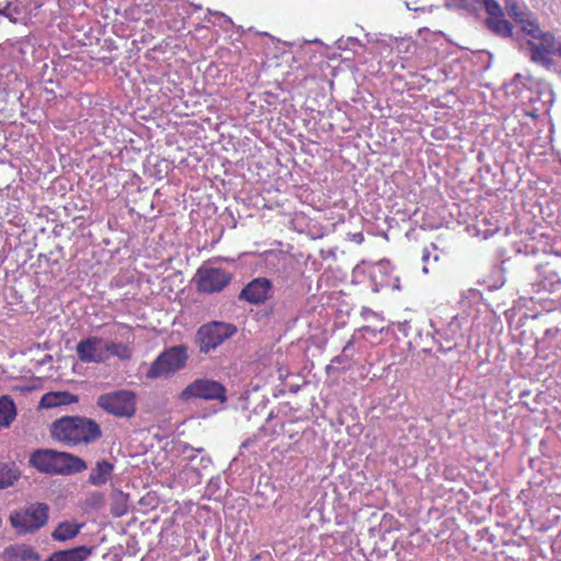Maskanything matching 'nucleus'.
I'll use <instances>...</instances> for the list:
<instances>
[{"label":"nucleus","mask_w":561,"mask_h":561,"mask_svg":"<svg viewBox=\"0 0 561 561\" xmlns=\"http://www.w3.org/2000/svg\"><path fill=\"white\" fill-rule=\"evenodd\" d=\"M530 60L546 69L553 66L552 55L556 53V37L550 32L540 30L526 43Z\"/></svg>","instance_id":"nucleus-5"},{"label":"nucleus","mask_w":561,"mask_h":561,"mask_svg":"<svg viewBox=\"0 0 561 561\" xmlns=\"http://www.w3.org/2000/svg\"><path fill=\"white\" fill-rule=\"evenodd\" d=\"M393 268L389 262H379L371 272V278L381 288L400 289V279L392 275Z\"/></svg>","instance_id":"nucleus-11"},{"label":"nucleus","mask_w":561,"mask_h":561,"mask_svg":"<svg viewBox=\"0 0 561 561\" xmlns=\"http://www.w3.org/2000/svg\"><path fill=\"white\" fill-rule=\"evenodd\" d=\"M21 472L15 463L0 462V489L12 486L20 478Z\"/></svg>","instance_id":"nucleus-20"},{"label":"nucleus","mask_w":561,"mask_h":561,"mask_svg":"<svg viewBox=\"0 0 561 561\" xmlns=\"http://www.w3.org/2000/svg\"><path fill=\"white\" fill-rule=\"evenodd\" d=\"M238 329L232 323L213 321L203 324L197 331V340L202 350H214L220 346L226 340L232 337Z\"/></svg>","instance_id":"nucleus-6"},{"label":"nucleus","mask_w":561,"mask_h":561,"mask_svg":"<svg viewBox=\"0 0 561 561\" xmlns=\"http://www.w3.org/2000/svg\"><path fill=\"white\" fill-rule=\"evenodd\" d=\"M484 7L489 18L504 16L503 10L496 0H458V9H466L470 13H477Z\"/></svg>","instance_id":"nucleus-13"},{"label":"nucleus","mask_w":561,"mask_h":561,"mask_svg":"<svg viewBox=\"0 0 561 561\" xmlns=\"http://www.w3.org/2000/svg\"><path fill=\"white\" fill-rule=\"evenodd\" d=\"M110 332L115 336H121L126 342H130L134 339L131 327L124 323H114Z\"/></svg>","instance_id":"nucleus-25"},{"label":"nucleus","mask_w":561,"mask_h":561,"mask_svg":"<svg viewBox=\"0 0 561 561\" xmlns=\"http://www.w3.org/2000/svg\"><path fill=\"white\" fill-rule=\"evenodd\" d=\"M103 502L104 495L100 492L91 493L85 500L87 505L91 507H99L100 505L103 504Z\"/></svg>","instance_id":"nucleus-27"},{"label":"nucleus","mask_w":561,"mask_h":561,"mask_svg":"<svg viewBox=\"0 0 561 561\" xmlns=\"http://www.w3.org/2000/svg\"><path fill=\"white\" fill-rule=\"evenodd\" d=\"M554 54H557L558 56L561 57V43H558L557 41H556V53Z\"/></svg>","instance_id":"nucleus-36"},{"label":"nucleus","mask_w":561,"mask_h":561,"mask_svg":"<svg viewBox=\"0 0 561 561\" xmlns=\"http://www.w3.org/2000/svg\"><path fill=\"white\" fill-rule=\"evenodd\" d=\"M87 469V463L81 458L68 453L55 451L54 471L55 474H70L82 472Z\"/></svg>","instance_id":"nucleus-10"},{"label":"nucleus","mask_w":561,"mask_h":561,"mask_svg":"<svg viewBox=\"0 0 561 561\" xmlns=\"http://www.w3.org/2000/svg\"><path fill=\"white\" fill-rule=\"evenodd\" d=\"M168 351H173V352L186 351V347L184 345H175V346L170 347Z\"/></svg>","instance_id":"nucleus-35"},{"label":"nucleus","mask_w":561,"mask_h":561,"mask_svg":"<svg viewBox=\"0 0 561 561\" xmlns=\"http://www.w3.org/2000/svg\"><path fill=\"white\" fill-rule=\"evenodd\" d=\"M186 353H160L147 371L149 378H165L183 368L186 364Z\"/></svg>","instance_id":"nucleus-8"},{"label":"nucleus","mask_w":561,"mask_h":561,"mask_svg":"<svg viewBox=\"0 0 561 561\" xmlns=\"http://www.w3.org/2000/svg\"><path fill=\"white\" fill-rule=\"evenodd\" d=\"M560 283H561V279L559 278V276L557 274H552L551 287L548 288L546 284H543V287L548 290H553V286L560 285Z\"/></svg>","instance_id":"nucleus-32"},{"label":"nucleus","mask_w":561,"mask_h":561,"mask_svg":"<svg viewBox=\"0 0 561 561\" xmlns=\"http://www.w3.org/2000/svg\"><path fill=\"white\" fill-rule=\"evenodd\" d=\"M118 347H119V344L117 343H111L110 345L106 346V350L107 352H111V351H118Z\"/></svg>","instance_id":"nucleus-33"},{"label":"nucleus","mask_w":561,"mask_h":561,"mask_svg":"<svg viewBox=\"0 0 561 561\" xmlns=\"http://www.w3.org/2000/svg\"><path fill=\"white\" fill-rule=\"evenodd\" d=\"M428 256H430V254H428L427 252H424V253H423V256H422L423 261H424V262H427Z\"/></svg>","instance_id":"nucleus-40"},{"label":"nucleus","mask_w":561,"mask_h":561,"mask_svg":"<svg viewBox=\"0 0 561 561\" xmlns=\"http://www.w3.org/2000/svg\"><path fill=\"white\" fill-rule=\"evenodd\" d=\"M179 398L184 402L193 399L227 401L226 388L220 382L207 378H199L187 385Z\"/></svg>","instance_id":"nucleus-4"},{"label":"nucleus","mask_w":561,"mask_h":561,"mask_svg":"<svg viewBox=\"0 0 561 561\" xmlns=\"http://www.w3.org/2000/svg\"><path fill=\"white\" fill-rule=\"evenodd\" d=\"M517 25H519L522 32L529 37L538 34V32L541 30L538 23V19L534 12L530 13V16L522 20V22H519Z\"/></svg>","instance_id":"nucleus-24"},{"label":"nucleus","mask_w":561,"mask_h":561,"mask_svg":"<svg viewBox=\"0 0 561 561\" xmlns=\"http://www.w3.org/2000/svg\"><path fill=\"white\" fill-rule=\"evenodd\" d=\"M119 355V358L122 359H127L128 358V355L127 353H117Z\"/></svg>","instance_id":"nucleus-39"},{"label":"nucleus","mask_w":561,"mask_h":561,"mask_svg":"<svg viewBox=\"0 0 561 561\" xmlns=\"http://www.w3.org/2000/svg\"><path fill=\"white\" fill-rule=\"evenodd\" d=\"M96 404L100 409L116 417L130 419L136 414V394L129 390H116L101 394Z\"/></svg>","instance_id":"nucleus-3"},{"label":"nucleus","mask_w":561,"mask_h":561,"mask_svg":"<svg viewBox=\"0 0 561 561\" xmlns=\"http://www.w3.org/2000/svg\"><path fill=\"white\" fill-rule=\"evenodd\" d=\"M348 240L356 244H360L364 241V234L362 232L348 233Z\"/></svg>","instance_id":"nucleus-30"},{"label":"nucleus","mask_w":561,"mask_h":561,"mask_svg":"<svg viewBox=\"0 0 561 561\" xmlns=\"http://www.w3.org/2000/svg\"><path fill=\"white\" fill-rule=\"evenodd\" d=\"M90 554V548L79 546L72 549L53 552L46 561H85Z\"/></svg>","instance_id":"nucleus-15"},{"label":"nucleus","mask_w":561,"mask_h":561,"mask_svg":"<svg viewBox=\"0 0 561 561\" xmlns=\"http://www.w3.org/2000/svg\"><path fill=\"white\" fill-rule=\"evenodd\" d=\"M485 24L488 28L496 35L503 37H510L512 35L513 26L507 20L504 19V16L488 18L485 20Z\"/></svg>","instance_id":"nucleus-22"},{"label":"nucleus","mask_w":561,"mask_h":561,"mask_svg":"<svg viewBox=\"0 0 561 561\" xmlns=\"http://www.w3.org/2000/svg\"><path fill=\"white\" fill-rule=\"evenodd\" d=\"M101 343V339L96 336L88 337L78 343L76 351H94L95 346Z\"/></svg>","instance_id":"nucleus-26"},{"label":"nucleus","mask_w":561,"mask_h":561,"mask_svg":"<svg viewBox=\"0 0 561 561\" xmlns=\"http://www.w3.org/2000/svg\"><path fill=\"white\" fill-rule=\"evenodd\" d=\"M377 340H379L378 333L368 327H364L352 335L351 340L345 344L342 351H347L350 348L366 350L374 347L377 344Z\"/></svg>","instance_id":"nucleus-12"},{"label":"nucleus","mask_w":561,"mask_h":561,"mask_svg":"<svg viewBox=\"0 0 561 561\" xmlns=\"http://www.w3.org/2000/svg\"><path fill=\"white\" fill-rule=\"evenodd\" d=\"M48 506L44 503H31L10 514V524L19 534L34 533L48 520Z\"/></svg>","instance_id":"nucleus-2"},{"label":"nucleus","mask_w":561,"mask_h":561,"mask_svg":"<svg viewBox=\"0 0 561 561\" xmlns=\"http://www.w3.org/2000/svg\"><path fill=\"white\" fill-rule=\"evenodd\" d=\"M78 402L77 396L67 392H48L45 393L41 399V407L45 409L56 408L59 405H66Z\"/></svg>","instance_id":"nucleus-16"},{"label":"nucleus","mask_w":561,"mask_h":561,"mask_svg":"<svg viewBox=\"0 0 561 561\" xmlns=\"http://www.w3.org/2000/svg\"><path fill=\"white\" fill-rule=\"evenodd\" d=\"M272 282L266 277H256L249 282L239 295V299L251 305L264 304L272 296Z\"/></svg>","instance_id":"nucleus-9"},{"label":"nucleus","mask_w":561,"mask_h":561,"mask_svg":"<svg viewBox=\"0 0 561 561\" xmlns=\"http://www.w3.org/2000/svg\"><path fill=\"white\" fill-rule=\"evenodd\" d=\"M0 14L5 15L11 21H13L12 14H11V3H7V5L3 9H0Z\"/></svg>","instance_id":"nucleus-31"},{"label":"nucleus","mask_w":561,"mask_h":561,"mask_svg":"<svg viewBox=\"0 0 561 561\" xmlns=\"http://www.w3.org/2000/svg\"><path fill=\"white\" fill-rule=\"evenodd\" d=\"M559 332H560V331H559V329L554 328V329H548V330L546 331V334H547V335H550V334H552V333H556V334H557V333H559Z\"/></svg>","instance_id":"nucleus-37"},{"label":"nucleus","mask_w":561,"mask_h":561,"mask_svg":"<svg viewBox=\"0 0 561 561\" xmlns=\"http://www.w3.org/2000/svg\"><path fill=\"white\" fill-rule=\"evenodd\" d=\"M196 288L199 293L214 294L226 288L231 282V274L224 268L202 266L196 273Z\"/></svg>","instance_id":"nucleus-7"},{"label":"nucleus","mask_w":561,"mask_h":561,"mask_svg":"<svg viewBox=\"0 0 561 561\" xmlns=\"http://www.w3.org/2000/svg\"><path fill=\"white\" fill-rule=\"evenodd\" d=\"M476 233L478 236H482L483 239H488L495 234L500 227L496 222H492L490 218L484 216L482 219H477V222L473 226Z\"/></svg>","instance_id":"nucleus-23"},{"label":"nucleus","mask_w":561,"mask_h":561,"mask_svg":"<svg viewBox=\"0 0 561 561\" xmlns=\"http://www.w3.org/2000/svg\"><path fill=\"white\" fill-rule=\"evenodd\" d=\"M103 353H79V357L84 363L103 360Z\"/></svg>","instance_id":"nucleus-28"},{"label":"nucleus","mask_w":561,"mask_h":561,"mask_svg":"<svg viewBox=\"0 0 561 561\" xmlns=\"http://www.w3.org/2000/svg\"><path fill=\"white\" fill-rule=\"evenodd\" d=\"M201 461H202V463H203V466H204V467H206L208 463H210V459H209V458H204V457H203V458L201 459Z\"/></svg>","instance_id":"nucleus-38"},{"label":"nucleus","mask_w":561,"mask_h":561,"mask_svg":"<svg viewBox=\"0 0 561 561\" xmlns=\"http://www.w3.org/2000/svg\"><path fill=\"white\" fill-rule=\"evenodd\" d=\"M16 416V409L9 396L0 398V430L9 427Z\"/></svg>","instance_id":"nucleus-19"},{"label":"nucleus","mask_w":561,"mask_h":561,"mask_svg":"<svg viewBox=\"0 0 561 561\" xmlns=\"http://www.w3.org/2000/svg\"><path fill=\"white\" fill-rule=\"evenodd\" d=\"M347 359L348 358L346 355H339L332 359L331 365H329L328 368L329 369H337L339 368L337 365L344 364Z\"/></svg>","instance_id":"nucleus-29"},{"label":"nucleus","mask_w":561,"mask_h":561,"mask_svg":"<svg viewBox=\"0 0 561 561\" xmlns=\"http://www.w3.org/2000/svg\"><path fill=\"white\" fill-rule=\"evenodd\" d=\"M405 344H407V351H417V348H419V346L413 345L411 341H407Z\"/></svg>","instance_id":"nucleus-34"},{"label":"nucleus","mask_w":561,"mask_h":561,"mask_svg":"<svg viewBox=\"0 0 561 561\" xmlns=\"http://www.w3.org/2000/svg\"><path fill=\"white\" fill-rule=\"evenodd\" d=\"M81 529V525L75 522L65 520L59 523L53 531L51 537L57 541H67L75 538Z\"/></svg>","instance_id":"nucleus-18"},{"label":"nucleus","mask_w":561,"mask_h":561,"mask_svg":"<svg viewBox=\"0 0 561 561\" xmlns=\"http://www.w3.org/2000/svg\"><path fill=\"white\" fill-rule=\"evenodd\" d=\"M114 465L107 460H99L95 466L91 469L89 476V483L94 486L105 485L113 476Z\"/></svg>","instance_id":"nucleus-14"},{"label":"nucleus","mask_w":561,"mask_h":561,"mask_svg":"<svg viewBox=\"0 0 561 561\" xmlns=\"http://www.w3.org/2000/svg\"><path fill=\"white\" fill-rule=\"evenodd\" d=\"M505 9L507 14L515 21L516 24L522 22V20L530 16V13H533L524 2H518L516 0H506Z\"/></svg>","instance_id":"nucleus-21"},{"label":"nucleus","mask_w":561,"mask_h":561,"mask_svg":"<svg viewBox=\"0 0 561 561\" xmlns=\"http://www.w3.org/2000/svg\"><path fill=\"white\" fill-rule=\"evenodd\" d=\"M51 434L56 439L75 446L98 440L102 432L100 425L91 419L70 416L55 421Z\"/></svg>","instance_id":"nucleus-1"},{"label":"nucleus","mask_w":561,"mask_h":561,"mask_svg":"<svg viewBox=\"0 0 561 561\" xmlns=\"http://www.w3.org/2000/svg\"><path fill=\"white\" fill-rule=\"evenodd\" d=\"M55 450L42 449L32 454L30 462L42 472L53 473Z\"/></svg>","instance_id":"nucleus-17"}]
</instances>
